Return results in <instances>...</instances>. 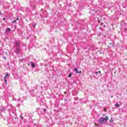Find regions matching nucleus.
Listing matches in <instances>:
<instances>
[{
  "label": "nucleus",
  "mask_w": 127,
  "mask_h": 127,
  "mask_svg": "<svg viewBox=\"0 0 127 127\" xmlns=\"http://www.w3.org/2000/svg\"><path fill=\"white\" fill-rule=\"evenodd\" d=\"M109 120V116H106L105 118H100L98 122L99 124L101 125H104L105 124V122H107Z\"/></svg>",
  "instance_id": "nucleus-1"
},
{
  "label": "nucleus",
  "mask_w": 127,
  "mask_h": 127,
  "mask_svg": "<svg viewBox=\"0 0 127 127\" xmlns=\"http://www.w3.org/2000/svg\"><path fill=\"white\" fill-rule=\"evenodd\" d=\"M15 45L16 47L18 48V47H19V46L20 45V43L18 41H16V42H15Z\"/></svg>",
  "instance_id": "nucleus-2"
},
{
  "label": "nucleus",
  "mask_w": 127,
  "mask_h": 127,
  "mask_svg": "<svg viewBox=\"0 0 127 127\" xmlns=\"http://www.w3.org/2000/svg\"><path fill=\"white\" fill-rule=\"evenodd\" d=\"M19 52H20V49H19V48H16L15 49V53H16L17 54H18Z\"/></svg>",
  "instance_id": "nucleus-3"
},
{
  "label": "nucleus",
  "mask_w": 127,
  "mask_h": 127,
  "mask_svg": "<svg viewBox=\"0 0 127 127\" xmlns=\"http://www.w3.org/2000/svg\"><path fill=\"white\" fill-rule=\"evenodd\" d=\"M8 74H6V75L4 76V80L5 81V85H6V82H7V80H6V77H8Z\"/></svg>",
  "instance_id": "nucleus-4"
},
{
  "label": "nucleus",
  "mask_w": 127,
  "mask_h": 127,
  "mask_svg": "<svg viewBox=\"0 0 127 127\" xmlns=\"http://www.w3.org/2000/svg\"><path fill=\"white\" fill-rule=\"evenodd\" d=\"M74 71L76 72V73H82V71H78V69L75 68Z\"/></svg>",
  "instance_id": "nucleus-5"
},
{
  "label": "nucleus",
  "mask_w": 127,
  "mask_h": 127,
  "mask_svg": "<svg viewBox=\"0 0 127 127\" xmlns=\"http://www.w3.org/2000/svg\"><path fill=\"white\" fill-rule=\"evenodd\" d=\"M31 66L33 68H35V64L33 63H31Z\"/></svg>",
  "instance_id": "nucleus-6"
},
{
  "label": "nucleus",
  "mask_w": 127,
  "mask_h": 127,
  "mask_svg": "<svg viewBox=\"0 0 127 127\" xmlns=\"http://www.w3.org/2000/svg\"><path fill=\"white\" fill-rule=\"evenodd\" d=\"M110 123H114V120L113 119V117H111V119L109 121Z\"/></svg>",
  "instance_id": "nucleus-7"
},
{
  "label": "nucleus",
  "mask_w": 127,
  "mask_h": 127,
  "mask_svg": "<svg viewBox=\"0 0 127 127\" xmlns=\"http://www.w3.org/2000/svg\"><path fill=\"white\" fill-rule=\"evenodd\" d=\"M115 107H117V108H120V105L118 103L115 104Z\"/></svg>",
  "instance_id": "nucleus-8"
},
{
  "label": "nucleus",
  "mask_w": 127,
  "mask_h": 127,
  "mask_svg": "<svg viewBox=\"0 0 127 127\" xmlns=\"http://www.w3.org/2000/svg\"><path fill=\"white\" fill-rule=\"evenodd\" d=\"M16 23V19H15L14 20H13V21H12V23Z\"/></svg>",
  "instance_id": "nucleus-9"
},
{
  "label": "nucleus",
  "mask_w": 127,
  "mask_h": 127,
  "mask_svg": "<svg viewBox=\"0 0 127 127\" xmlns=\"http://www.w3.org/2000/svg\"><path fill=\"white\" fill-rule=\"evenodd\" d=\"M11 30V29L9 28H7V31H10Z\"/></svg>",
  "instance_id": "nucleus-10"
},
{
  "label": "nucleus",
  "mask_w": 127,
  "mask_h": 127,
  "mask_svg": "<svg viewBox=\"0 0 127 127\" xmlns=\"http://www.w3.org/2000/svg\"><path fill=\"white\" fill-rule=\"evenodd\" d=\"M72 76V74L71 73H69V75H68V77L70 78V77Z\"/></svg>",
  "instance_id": "nucleus-11"
},
{
  "label": "nucleus",
  "mask_w": 127,
  "mask_h": 127,
  "mask_svg": "<svg viewBox=\"0 0 127 127\" xmlns=\"http://www.w3.org/2000/svg\"><path fill=\"white\" fill-rule=\"evenodd\" d=\"M46 111H47L46 109H43V112H46Z\"/></svg>",
  "instance_id": "nucleus-12"
},
{
  "label": "nucleus",
  "mask_w": 127,
  "mask_h": 127,
  "mask_svg": "<svg viewBox=\"0 0 127 127\" xmlns=\"http://www.w3.org/2000/svg\"><path fill=\"white\" fill-rule=\"evenodd\" d=\"M17 21V20H19V18H17L16 19H15Z\"/></svg>",
  "instance_id": "nucleus-13"
},
{
  "label": "nucleus",
  "mask_w": 127,
  "mask_h": 127,
  "mask_svg": "<svg viewBox=\"0 0 127 127\" xmlns=\"http://www.w3.org/2000/svg\"><path fill=\"white\" fill-rule=\"evenodd\" d=\"M3 20H4V21H5V18H3Z\"/></svg>",
  "instance_id": "nucleus-14"
},
{
  "label": "nucleus",
  "mask_w": 127,
  "mask_h": 127,
  "mask_svg": "<svg viewBox=\"0 0 127 127\" xmlns=\"http://www.w3.org/2000/svg\"><path fill=\"white\" fill-rule=\"evenodd\" d=\"M36 25V24L33 25V27H35Z\"/></svg>",
  "instance_id": "nucleus-15"
},
{
  "label": "nucleus",
  "mask_w": 127,
  "mask_h": 127,
  "mask_svg": "<svg viewBox=\"0 0 127 127\" xmlns=\"http://www.w3.org/2000/svg\"><path fill=\"white\" fill-rule=\"evenodd\" d=\"M98 71H96V75H98Z\"/></svg>",
  "instance_id": "nucleus-16"
},
{
  "label": "nucleus",
  "mask_w": 127,
  "mask_h": 127,
  "mask_svg": "<svg viewBox=\"0 0 127 127\" xmlns=\"http://www.w3.org/2000/svg\"><path fill=\"white\" fill-rule=\"evenodd\" d=\"M99 29H102V27H99Z\"/></svg>",
  "instance_id": "nucleus-17"
},
{
  "label": "nucleus",
  "mask_w": 127,
  "mask_h": 127,
  "mask_svg": "<svg viewBox=\"0 0 127 127\" xmlns=\"http://www.w3.org/2000/svg\"><path fill=\"white\" fill-rule=\"evenodd\" d=\"M1 111H4V109H3V110H1Z\"/></svg>",
  "instance_id": "nucleus-18"
},
{
  "label": "nucleus",
  "mask_w": 127,
  "mask_h": 127,
  "mask_svg": "<svg viewBox=\"0 0 127 127\" xmlns=\"http://www.w3.org/2000/svg\"><path fill=\"white\" fill-rule=\"evenodd\" d=\"M105 116H106L105 114L103 115V117H105Z\"/></svg>",
  "instance_id": "nucleus-19"
},
{
  "label": "nucleus",
  "mask_w": 127,
  "mask_h": 127,
  "mask_svg": "<svg viewBox=\"0 0 127 127\" xmlns=\"http://www.w3.org/2000/svg\"><path fill=\"white\" fill-rule=\"evenodd\" d=\"M98 73H101V71L99 70V71H98Z\"/></svg>",
  "instance_id": "nucleus-20"
},
{
  "label": "nucleus",
  "mask_w": 127,
  "mask_h": 127,
  "mask_svg": "<svg viewBox=\"0 0 127 127\" xmlns=\"http://www.w3.org/2000/svg\"><path fill=\"white\" fill-rule=\"evenodd\" d=\"M4 58V59H6V58H5V57H4V58Z\"/></svg>",
  "instance_id": "nucleus-21"
},
{
  "label": "nucleus",
  "mask_w": 127,
  "mask_h": 127,
  "mask_svg": "<svg viewBox=\"0 0 127 127\" xmlns=\"http://www.w3.org/2000/svg\"><path fill=\"white\" fill-rule=\"evenodd\" d=\"M0 14H1V12H0Z\"/></svg>",
  "instance_id": "nucleus-22"
},
{
  "label": "nucleus",
  "mask_w": 127,
  "mask_h": 127,
  "mask_svg": "<svg viewBox=\"0 0 127 127\" xmlns=\"http://www.w3.org/2000/svg\"><path fill=\"white\" fill-rule=\"evenodd\" d=\"M23 118H22V119L23 120Z\"/></svg>",
  "instance_id": "nucleus-23"
},
{
  "label": "nucleus",
  "mask_w": 127,
  "mask_h": 127,
  "mask_svg": "<svg viewBox=\"0 0 127 127\" xmlns=\"http://www.w3.org/2000/svg\"><path fill=\"white\" fill-rule=\"evenodd\" d=\"M20 118H22L21 116H20Z\"/></svg>",
  "instance_id": "nucleus-24"
}]
</instances>
